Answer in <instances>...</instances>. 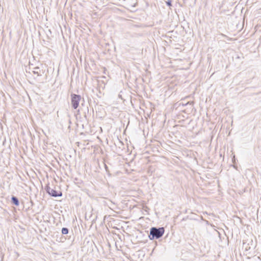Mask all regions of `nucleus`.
<instances>
[{
  "label": "nucleus",
  "instance_id": "1",
  "mask_svg": "<svg viewBox=\"0 0 261 261\" xmlns=\"http://www.w3.org/2000/svg\"><path fill=\"white\" fill-rule=\"evenodd\" d=\"M165 229L164 227H152L150 230L149 235L150 240L158 239L162 237L164 233Z\"/></svg>",
  "mask_w": 261,
  "mask_h": 261
},
{
  "label": "nucleus",
  "instance_id": "2",
  "mask_svg": "<svg viewBox=\"0 0 261 261\" xmlns=\"http://www.w3.org/2000/svg\"><path fill=\"white\" fill-rule=\"evenodd\" d=\"M71 105L74 109H76L79 106V102L81 99V96L80 95L75 94H71Z\"/></svg>",
  "mask_w": 261,
  "mask_h": 261
},
{
  "label": "nucleus",
  "instance_id": "3",
  "mask_svg": "<svg viewBox=\"0 0 261 261\" xmlns=\"http://www.w3.org/2000/svg\"><path fill=\"white\" fill-rule=\"evenodd\" d=\"M46 190L47 193L50 195V196H62V193H58L56 191L54 190V189L50 188L49 187H46Z\"/></svg>",
  "mask_w": 261,
  "mask_h": 261
},
{
  "label": "nucleus",
  "instance_id": "4",
  "mask_svg": "<svg viewBox=\"0 0 261 261\" xmlns=\"http://www.w3.org/2000/svg\"><path fill=\"white\" fill-rule=\"evenodd\" d=\"M103 202L106 205L108 206L111 209H112L114 207V206L115 205V202L114 201L109 200L107 198H105L103 200Z\"/></svg>",
  "mask_w": 261,
  "mask_h": 261
},
{
  "label": "nucleus",
  "instance_id": "5",
  "mask_svg": "<svg viewBox=\"0 0 261 261\" xmlns=\"http://www.w3.org/2000/svg\"><path fill=\"white\" fill-rule=\"evenodd\" d=\"M12 203L15 205H19V200L18 199V198H17V197H12Z\"/></svg>",
  "mask_w": 261,
  "mask_h": 261
},
{
  "label": "nucleus",
  "instance_id": "6",
  "mask_svg": "<svg viewBox=\"0 0 261 261\" xmlns=\"http://www.w3.org/2000/svg\"><path fill=\"white\" fill-rule=\"evenodd\" d=\"M39 70H40V68L38 67H36L34 68V70H33V73L34 74H37L38 76H41V74H39Z\"/></svg>",
  "mask_w": 261,
  "mask_h": 261
},
{
  "label": "nucleus",
  "instance_id": "7",
  "mask_svg": "<svg viewBox=\"0 0 261 261\" xmlns=\"http://www.w3.org/2000/svg\"><path fill=\"white\" fill-rule=\"evenodd\" d=\"M193 103V102H187L186 103H184L183 102H180L179 103H178V106H187L188 105H191Z\"/></svg>",
  "mask_w": 261,
  "mask_h": 261
},
{
  "label": "nucleus",
  "instance_id": "8",
  "mask_svg": "<svg viewBox=\"0 0 261 261\" xmlns=\"http://www.w3.org/2000/svg\"><path fill=\"white\" fill-rule=\"evenodd\" d=\"M69 232V230H68V229L67 228H66V227H63L62 228V233L63 234H66L68 233Z\"/></svg>",
  "mask_w": 261,
  "mask_h": 261
},
{
  "label": "nucleus",
  "instance_id": "9",
  "mask_svg": "<svg viewBox=\"0 0 261 261\" xmlns=\"http://www.w3.org/2000/svg\"><path fill=\"white\" fill-rule=\"evenodd\" d=\"M249 244H246V243H243V247L245 248L246 250H248L250 249V247L248 246Z\"/></svg>",
  "mask_w": 261,
  "mask_h": 261
},
{
  "label": "nucleus",
  "instance_id": "10",
  "mask_svg": "<svg viewBox=\"0 0 261 261\" xmlns=\"http://www.w3.org/2000/svg\"><path fill=\"white\" fill-rule=\"evenodd\" d=\"M166 4L167 5V6L170 7L172 6L171 5V0H168L167 2H166Z\"/></svg>",
  "mask_w": 261,
  "mask_h": 261
}]
</instances>
